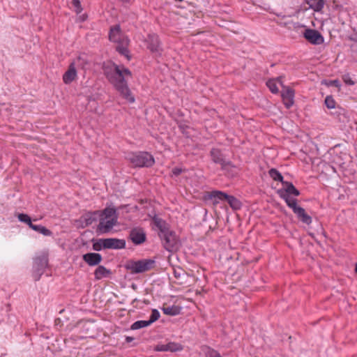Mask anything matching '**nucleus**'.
<instances>
[{
  "label": "nucleus",
  "mask_w": 357,
  "mask_h": 357,
  "mask_svg": "<svg viewBox=\"0 0 357 357\" xmlns=\"http://www.w3.org/2000/svg\"><path fill=\"white\" fill-rule=\"evenodd\" d=\"M102 70L105 75L116 89L130 102H135V98L128 86L126 77H131L129 69L112 62L104 63Z\"/></svg>",
  "instance_id": "1"
},
{
  "label": "nucleus",
  "mask_w": 357,
  "mask_h": 357,
  "mask_svg": "<svg viewBox=\"0 0 357 357\" xmlns=\"http://www.w3.org/2000/svg\"><path fill=\"white\" fill-rule=\"evenodd\" d=\"M219 200H226L230 206L235 210L239 209L241 206V203L238 199L221 191L205 192L202 195V202L212 205L216 204Z\"/></svg>",
  "instance_id": "2"
},
{
  "label": "nucleus",
  "mask_w": 357,
  "mask_h": 357,
  "mask_svg": "<svg viewBox=\"0 0 357 357\" xmlns=\"http://www.w3.org/2000/svg\"><path fill=\"white\" fill-rule=\"evenodd\" d=\"M128 160L137 167H149L155 162L154 158L148 152L132 153L128 155Z\"/></svg>",
  "instance_id": "3"
},
{
  "label": "nucleus",
  "mask_w": 357,
  "mask_h": 357,
  "mask_svg": "<svg viewBox=\"0 0 357 357\" xmlns=\"http://www.w3.org/2000/svg\"><path fill=\"white\" fill-rule=\"evenodd\" d=\"M158 235L162 242L164 248L169 252H175L180 247V241L174 232L171 230H162Z\"/></svg>",
  "instance_id": "4"
},
{
  "label": "nucleus",
  "mask_w": 357,
  "mask_h": 357,
  "mask_svg": "<svg viewBox=\"0 0 357 357\" xmlns=\"http://www.w3.org/2000/svg\"><path fill=\"white\" fill-rule=\"evenodd\" d=\"M280 192V197L284 199L287 206L290 207L297 218L303 223L310 225L312 222V218L306 213L305 209L297 205V200L293 198H288Z\"/></svg>",
  "instance_id": "5"
},
{
  "label": "nucleus",
  "mask_w": 357,
  "mask_h": 357,
  "mask_svg": "<svg viewBox=\"0 0 357 357\" xmlns=\"http://www.w3.org/2000/svg\"><path fill=\"white\" fill-rule=\"evenodd\" d=\"M155 261L151 259H144L138 261H130L126 268L132 274L142 273L150 271L154 267Z\"/></svg>",
  "instance_id": "6"
},
{
  "label": "nucleus",
  "mask_w": 357,
  "mask_h": 357,
  "mask_svg": "<svg viewBox=\"0 0 357 357\" xmlns=\"http://www.w3.org/2000/svg\"><path fill=\"white\" fill-rule=\"evenodd\" d=\"M129 238L135 245H140L146 240V235L143 228L135 227L130 231Z\"/></svg>",
  "instance_id": "7"
},
{
  "label": "nucleus",
  "mask_w": 357,
  "mask_h": 357,
  "mask_svg": "<svg viewBox=\"0 0 357 357\" xmlns=\"http://www.w3.org/2000/svg\"><path fill=\"white\" fill-rule=\"evenodd\" d=\"M102 248L104 249H123L126 247V241L119 238H103L100 239Z\"/></svg>",
  "instance_id": "8"
},
{
  "label": "nucleus",
  "mask_w": 357,
  "mask_h": 357,
  "mask_svg": "<svg viewBox=\"0 0 357 357\" xmlns=\"http://www.w3.org/2000/svg\"><path fill=\"white\" fill-rule=\"evenodd\" d=\"M305 38L312 44L320 45L324 43V37L315 29H307L303 33Z\"/></svg>",
  "instance_id": "9"
},
{
  "label": "nucleus",
  "mask_w": 357,
  "mask_h": 357,
  "mask_svg": "<svg viewBox=\"0 0 357 357\" xmlns=\"http://www.w3.org/2000/svg\"><path fill=\"white\" fill-rule=\"evenodd\" d=\"M280 84L282 87L281 96L283 103L287 108H289L294 103V91L288 86H284L282 82H280Z\"/></svg>",
  "instance_id": "10"
},
{
  "label": "nucleus",
  "mask_w": 357,
  "mask_h": 357,
  "mask_svg": "<svg viewBox=\"0 0 357 357\" xmlns=\"http://www.w3.org/2000/svg\"><path fill=\"white\" fill-rule=\"evenodd\" d=\"M146 42L147 43V48L151 52L160 54L162 48L159 38L157 35L154 33L149 34L146 39Z\"/></svg>",
  "instance_id": "11"
},
{
  "label": "nucleus",
  "mask_w": 357,
  "mask_h": 357,
  "mask_svg": "<svg viewBox=\"0 0 357 357\" xmlns=\"http://www.w3.org/2000/svg\"><path fill=\"white\" fill-rule=\"evenodd\" d=\"M117 218H101L98 226V231L100 233H107L116 224Z\"/></svg>",
  "instance_id": "12"
},
{
  "label": "nucleus",
  "mask_w": 357,
  "mask_h": 357,
  "mask_svg": "<svg viewBox=\"0 0 357 357\" xmlns=\"http://www.w3.org/2000/svg\"><path fill=\"white\" fill-rule=\"evenodd\" d=\"M211 156L212 160L215 163L220 164L223 169H227L229 167H233L230 162H227L224 160L220 151L217 149H213L211 151Z\"/></svg>",
  "instance_id": "13"
},
{
  "label": "nucleus",
  "mask_w": 357,
  "mask_h": 357,
  "mask_svg": "<svg viewBox=\"0 0 357 357\" xmlns=\"http://www.w3.org/2000/svg\"><path fill=\"white\" fill-rule=\"evenodd\" d=\"M99 216V211L88 212L80 217L78 222L82 227H86L96 222Z\"/></svg>",
  "instance_id": "14"
},
{
  "label": "nucleus",
  "mask_w": 357,
  "mask_h": 357,
  "mask_svg": "<svg viewBox=\"0 0 357 357\" xmlns=\"http://www.w3.org/2000/svg\"><path fill=\"white\" fill-rule=\"evenodd\" d=\"M83 260L90 266L98 265L102 259L100 254L96 252H90L84 254L82 256Z\"/></svg>",
  "instance_id": "15"
},
{
  "label": "nucleus",
  "mask_w": 357,
  "mask_h": 357,
  "mask_svg": "<svg viewBox=\"0 0 357 357\" xmlns=\"http://www.w3.org/2000/svg\"><path fill=\"white\" fill-rule=\"evenodd\" d=\"M282 185H284V189H280L278 191V194L280 196V192H282L283 195H286L288 198L290 195H293L294 196H298L300 195V192L294 187V185L291 182L284 181Z\"/></svg>",
  "instance_id": "16"
},
{
  "label": "nucleus",
  "mask_w": 357,
  "mask_h": 357,
  "mask_svg": "<svg viewBox=\"0 0 357 357\" xmlns=\"http://www.w3.org/2000/svg\"><path fill=\"white\" fill-rule=\"evenodd\" d=\"M77 77V70L74 63H71L68 70L63 75V80L65 84L71 83Z\"/></svg>",
  "instance_id": "17"
},
{
  "label": "nucleus",
  "mask_w": 357,
  "mask_h": 357,
  "mask_svg": "<svg viewBox=\"0 0 357 357\" xmlns=\"http://www.w3.org/2000/svg\"><path fill=\"white\" fill-rule=\"evenodd\" d=\"M157 351H171L175 352L178 351H181L183 349V347L181 344L175 342H169L165 344H161L157 346Z\"/></svg>",
  "instance_id": "18"
},
{
  "label": "nucleus",
  "mask_w": 357,
  "mask_h": 357,
  "mask_svg": "<svg viewBox=\"0 0 357 357\" xmlns=\"http://www.w3.org/2000/svg\"><path fill=\"white\" fill-rule=\"evenodd\" d=\"M109 38L111 41L119 44L126 37L121 34L119 26H116L110 29Z\"/></svg>",
  "instance_id": "19"
},
{
  "label": "nucleus",
  "mask_w": 357,
  "mask_h": 357,
  "mask_svg": "<svg viewBox=\"0 0 357 357\" xmlns=\"http://www.w3.org/2000/svg\"><path fill=\"white\" fill-rule=\"evenodd\" d=\"M111 273L110 270L103 266H99L94 271L95 279L97 280H101L103 278L109 276Z\"/></svg>",
  "instance_id": "20"
},
{
  "label": "nucleus",
  "mask_w": 357,
  "mask_h": 357,
  "mask_svg": "<svg viewBox=\"0 0 357 357\" xmlns=\"http://www.w3.org/2000/svg\"><path fill=\"white\" fill-rule=\"evenodd\" d=\"M305 2L316 12L321 11L325 4L324 0H305Z\"/></svg>",
  "instance_id": "21"
},
{
  "label": "nucleus",
  "mask_w": 357,
  "mask_h": 357,
  "mask_svg": "<svg viewBox=\"0 0 357 357\" xmlns=\"http://www.w3.org/2000/svg\"><path fill=\"white\" fill-rule=\"evenodd\" d=\"M129 40L127 38H123L121 42V43H119L116 47V50L121 54L126 56L127 58H128V45Z\"/></svg>",
  "instance_id": "22"
},
{
  "label": "nucleus",
  "mask_w": 357,
  "mask_h": 357,
  "mask_svg": "<svg viewBox=\"0 0 357 357\" xmlns=\"http://www.w3.org/2000/svg\"><path fill=\"white\" fill-rule=\"evenodd\" d=\"M181 308L178 306H168L162 308L164 314L170 316L178 315L181 313Z\"/></svg>",
  "instance_id": "23"
},
{
  "label": "nucleus",
  "mask_w": 357,
  "mask_h": 357,
  "mask_svg": "<svg viewBox=\"0 0 357 357\" xmlns=\"http://www.w3.org/2000/svg\"><path fill=\"white\" fill-rule=\"evenodd\" d=\"M31 229L42 234L44 236H48L52 234V232L50 229L42 225H33V226H31Z\"/></svg>",
  "instance_id": "24"
},
{
  "label": "nucleus",
  "mask_w": 357,
  "mask_h": 357,
  "mask_svg": "<svg viewBox=\"0 0 357 357\" xmlns=\"http://www.w3.org/2000/svg\"><path fill=\"white\" fill-rule=\"evenodd\" d=\"M276 81L279 82L280 83L281 82V77L277 78V79H269L266 82V85L270 89V91L273 93H277L278 92V89L276 85Z\"/></svg>",
  "instance_id": "25"
},
{
  "label": "nucleus",
  "mask_w": 357,
  "mask_h": 357,
  "mask_svg": "<svg viewBox=\"0 0 357 357\" xmlns=\"http://www.w3.org/2000/svg\"><path fill=\"white\" fill-rule=\"evenodd\" d=\"M268 174L273 180L280 181L282 183L284 182V181H283V176L276 169H271Z\"/></svg>",
  "instance_id": "26"
},
{
  "label": "nucleus",
  "mask_w": 357,
  "mask_h": 357,
  "mask_svg": "<svg viewBox=\"0 0 357 357\" xmlns=\"http://www.w3.org/2000/svg\"><path fill=\"white\" fill-rule=\"evenodd\" d=\"M202 351H204L205 357H222L216 351L206 346L202 347Z\"/></svg>",
  "instance_id": "27"
},
{
  "label": "nucleus",
  "mask_w": 357,
  "mask_h": 357,
  "mask_svg": "<svg viewBox=\"0 0 357 357\" xmlns=\"http://www.w3.org/2000/svg\"><path fill=\"white\" fill-rule=\"evenodd\" d=\"M17 218L20 222L28 225L30 228H31V226H33V225L31 222V218L27 214L19 213L17 215Z\"/></svg>",
  "instance_id": "28"
},
{
  "label": "nucleus",
  "mask_w": 357,
  "mask_h": 357,
  "mask_svg": "<svg viewBox=\"0 0 357 357\" xmlns=\"http://www.w3.org/2000/svg\"><path fill=\"white\" fill-rule=\"evenodd\" d=\"M149 325H150V324L148 320L147 321H144V320L137 321H135L134 324H132V325L131 326V329L132 330H137V329H139L142 328L146 327Z\"/></svg>",
  "instance_id": "29"
},
{
  "label": "nucleus",
  "mask_w": 357,
  "mask_h": 357,
  "mask_svg": "<svg viewBox=\"0 0 357 357\" xmlns=\"http://www.w3.org/2000/svg\"><path fill=\"white\" fill-rule=\"evenodd\" d=\"M204 222H205L204 229H207L208 231L211 229H213L217 225L216 221L214 220L213 218H211V220H209L208 221H207V219L205 218Z\"/></svg>",
  "instance_id": "30"
},
{
  "label": "nucleus",
  "mask_w": 357,
  "mask_h": 357,
  "mask_svg": "<svg viewBox=\"0 0 357 357\" xmlns=\"http://www.w3.org/2000/svg\"><path fill=\"white\" fill-rule=\"evenodd\" d=\"M103 213L105 215V218H117L116 215V210L113 208H106Z\"/></svg>",
  "instance_id": "31"
},
{
  "label": "nucleus",
  "mask_w": 357,
  "mask_h": 357,
  "mask_svg": "<svg viewBox=\"0 0 357 357\" xmlns=\"http://www.w3.org/2000/svg\"><path fill=\"white\" fill-rule=\"evenodd\" d=\"M325 104L328 109H333L335 107V102L331 96L326 98Z\"/></svg>",
  "instance_id": "32"
},
{
  "label": "nucleus",
  "mask_w": 357,
  "mask_h": 357,
  "mask_svg": "<svg viewBox=\"0 0 357 357\" xmlns=\"http://www.w3.org/2000/svg\"><path fill=\"white\" fill-rule=\"evenodd\" d=\"M160 317V313L159 312L154 309L152 310L150 319L148 320L149 324H151L154 321H157Z\"/></svg>",
  "instance_id": "33"
},
{
  "label": "nucleus",
  "mask_w": 357,
  "mask_h": 357,
  "mask_svg": "<svg viewBox=\"0 0 357 357\" xmlns=\"http://www.w3.org/2000/svg\"><path fill=\"white\" fill-rule=\"evenodd\" d=\"M322 84H326L327 86H335L336 87L340 86V83H339L338 80H337V79L331 80L329 82H328L326 80H324V81H322Z\"/></svg>",
  "instance_id": "34"
},
{
  "label": "nucleus",
  "mask_w": 357,
  "mask_h": 357,
  "mask_svg": "<svg viewBox=\"0 0 357 357\" xmlns=\"http://www.w3.org/2000/svg\"><path fill=\"white\" fill-rule=\"evenodd\" d=\"M73 4L76 8V10H75L76 13H81V11L82 10V8L81 3H80L79 0H73Z\"/></svg>",
  "instance_id": "35"
},
{
  "label": "nucleus",
  "mask_w": 357,
  "mask_h": 357,
  "mask_svg": "<svg viewBox=\"0 0 357 357\" xmlns=\"http://www.w3.org/2000/svg\"><path fill=\"white\" fill-rule=\"evenodd\" d=\"M156 225L160 229L159 232H162V230H169V229L165 227V223L162 220L156 221Z\"/></svg>",
  "instance_id": "36"
},
{
  "label": "nucleus",
  "mask_w": 357,
  "mask_h": 357,
  "mask_svg": "<svg viewBox=\"0 0 357 357\" xmlns=\"http://www.w3.org/2000/svg\"><path fill=\"white\" fill-rule=\"evenodd\" d=\"M102 243L100 242V240L97 242V243H95L93 245V250H96V251H99L102 249Z\"/></svg>",
  "instance_id": "37"
},
{
  "label": "nucleus",
  "mask_w": 357,
  "mask_h": 357,
  "mask_svg": "<svg viewBox=\"0 0 357 357\" xmlns=\"http://www.w3.org/2000/svg\"><path fill=\"white\" fill-rule=\"evenodd\" d=\"M182 172H183V169L181 168H178V167H175L172 169V174L174 176H178Z\"/></svg>",
  "instance_id": "38"
},
{
  "label": "nucleus",
  "mask_w": 357,
  "mask_h": 357,
  "mask_svg": "<svg viewBox=\"0 0 357 357\" xmlns=\"http://www.w3.org/2000/svg\"><path fill=\"white\" fill-rule=\"evenodd\" d=\"M344 82L347 84H349V85H354V82L349 77H344Z\"/></svg>",
  "instance_id": "39"
},
{
  "label": "nucleus",
  "mask_w": 357,
  "mask_h": 357,
  "mask_svg": "<svg viewBox=\"0 0 357 357\" xmlns=\"http://www.w3.org/2000/svg\"><path fill=\"white\" fill-rule=\"evenodd\" d=\"M340 147V144H337L335 145L334 147L331 148L329 151V152L333 154V153H335L336 152V150L337 148Z\"/></svg>",
  "instance_id": "40"
},
{
  "label": "nucleus",
  "mask_w": 357,
  "mask_h": 357,
  "mask_svg": "<svg viewBox=\"0 0 357 357\" xmlns=\"http://www.w3.org/2000/svg\"><path fill=\"white\" fill-rule=\"evenodd\" d=\"M126 340L127 342H131L133 340V337H126Z\"/></svg>",
  "instance_id": "41"
},
{
  "label": "nucleus",
  "mask_w": 357,
  "mask_h": 357,
  "mask_svg": "<svg viewBox=\"0 0 357 357\" xmlns=\"http://www.w3.org/2000/svg\"><path fill=\"white\" fill-rule=\"evenodd\" d=\"M355 272L357 273V263L356 264V266H355Z\"/></svg>",
  "instance_id": "42"
},
{
  "label": "nucleus",
  "mask_w": 357,
  "mask_h": 357,
  "mask_svg": "<svg viewBox=\"0 0 357 357\" xmlns=\"http://www.w3.org/2000/svg\"><path fill=\"white\" fill-rule=\"evenodd\" d=\"M354 47H357V39H356V43L354 44Z\"/></svg>",
  "instance_id": "43"
}]
</instances>
